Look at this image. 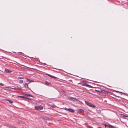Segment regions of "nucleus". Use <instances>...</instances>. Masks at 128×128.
Returning <instances> with one entry per match:
<instances>
[{"label": "nucleus", "instance_id": "f257e3e1", "mask_svg": "<svg viewBox=\"0 0 128 128\" xmlns=\"http://www.w3.org/2000/svg\"><path fill=\"white\" fill-rule=\"evenodd\" d=\"M85 102L86 104V105L90 107L93 108H94L96 107V106L95 105L88 101H85Z\"/></svg>", "mask_w": 128, "mask_h": 128}, {"label": "nucleus", "instance_id": "f03ea898", "mask_svg": "<svg viewBox=\"0 0 128 128\" xmlns=\"http://www.w3.org/2000/svg\"><path fill=\"white\" fill-rule=\"evenodd\" d=\"M64 109L66 110L72 112V113H74V110L73 109L70 108H64Z\"/></svg>", "mask_w": 128, "mask_h": 128}, {"label": "nucleus", "instance_id": "7ed1b4c3", "mask_svg": "<svg viewBox=\"0 0 128 128\" xmlns=\"http://www.w3.org/2000/svg\"><path fill=\"white\" fill-rule=\"evenodd\" d=\"M35 109L36 110H42L43 109V107L40 106H36L35 107Z\"/></svg>", "mask_w": 128, "mask_h": 128}, {"label": "nucleus", "instance_id": "20e7f679", "mask_svg": "<svg viewBox=\"0 0 128 128\" xmlns=\"http://www.w3.org/2000/svg\"><path fill=\"white\" fill-rule=\"evenodd\" d=\"M23 95H24V96H31L33 97V96L30 94H26V93H24L23 94Z\"/></svg>", "mask_w": 128, "mask_h": 128}, {"label": "nucleus", "instance_id": "39448f33", "mask_svg": "<svg viewBox=\"0 0 128 128\" xmlns=\"http://www.w3.org/2000/svg\"><path fill=\"white\" fill-rule=\"evenodd\" d=\"M26 82H28V81L29 82H34V80H31L29 79L26 78Z\"/></svg>", "mask_w": 128, "mask_h": 128}, {"label": "nucleus", "instance_id": "423d86ee", "mask_svg": "<svg viewBox=\"0 0 128 128\" xmlns=\"http://www.w3.org/2000/svg\"><path fill=\"white\" fill-rule=\"evenodd\" d=\"M109 128H114V127L112 126L109 124H108L107 125H106Z\"/></svg>", "mask_w": 128, "mask_h": 128}, {"label": "nucleus", "instance_id": "0eeeda50", "mask_svg": "<svg viewBox=\"0 0 128 128\" xmlns=\"http://www.w3.org/2000/svg\"><path fill=\"white\" fill-rule=\"evenodd\" d=\"M5 72L6 73H9L11 72V71L10 70L7 69L5 70Z\"/></svg>", "mask_w": 128, "mask_h": 128}, {"label": "nucleus", "instance_id": "6e6552de", "mask_svg": "<svg viewBox=\"0 0 128 128\" xmlns=\"http://www.w3.org/2000/svg\"><path fill=\"white\" fill-rule=\"evenodd\" d=\"M123 118H125L127 117H128L127 116H125L124 114H122L120 115Z\"/></svg>", "mask_w": 128, "mask_h": 128}, {"label": "nucleus", "instance_id": "1a4fd4ad", "mask_svg": "<svg viewBox=\"0 0 128 128\" xmlns=\"http://www.w3.org/2000/svg\"><path fill=\"white\" fill-rule=\"evenodd\" d=\"M24 86L25 87L28 88L29 89V88L28 87V84H24Z\"/></svg>", "mask_w": 128, "mask_h": 128}, {"label": "nucleus", "instance_id": "9d476101", "mask_svg": "<svg viewBox=\"0 0 128 128\" xmlns=\"http://www.w3.org/2000/svg\"><path fill=\"white\" fill-rule=\"evenodd\" d=\"M14 89H16V90H22V89L21 88H19V87H16L14 88Z\"/></svg>", "mask_w": 128, "mask_h": 128}, {"label": "nucleus", "instance_id": "9b49d317", "mask_svg": "<svg viewBox=\"0 0 128 128\" xmlns=\"http://www.w3.org/2000/svg\"><path fill=\"white\" fill-rule=\"evenodd\" d=\"M6 100V101H9V102L11 104H12L13 103V102L12 101H10L9 100Z\"/></svg>", "mask_w": 128, "mask_h": 128}, {"label": "nucleus", "instance_id": "f8f14e48", "mask_svg": "<svg viewBox=\"0 0 128 128\" xmlns=\"http://www.w3.org/2000/svg\"><path fill=\"white\" fill-rule=\"evenodd\" d=\"M78 100V99H76L75 98H73V99L72 100V101H75V100Z\"/></svg>", "mask_w": 128, "mask_h": 128}, {"label": "nucleus", "instance_id": "ddd939ff", "mask_svg": "<svg viewBox=\"0 0 128 128\" xmlns=\"http://www.w3.org/2000/svg\"><path fill=\"white\" fill-rule=\"evenodd\" d=\"M73 97H70L69 98V99L72 101V100L73 99Z\"/></svg>", "mask_w": 128, "mask_h": 128}, {"label": "nucleus", "instance_id": "4468645a", "mask_svg": "<svg viewBox=\"0 0 128 128\" xmlns=\"http://www.w3.org/2000/svg\"><path fill=\"white\" fill-rule=\"evenodd\" d=\"M23 80H20L19 81V82L20 83H22L23 82Z\"/></svg>", "mask_w": 128, "mask_h": 128}, {"label": "nucleus", "instance_id": "2eb2a0df", "mask_svg": "<svg viewBox=\"0 0 128 128\" xmlns=\"http://www.w3.org/2000/svg\"><path fill=\"white\" fill-rule=\"evenodd\" d=\"M18 79H22L24 78L22 77L19 76L18 78Z\"/></svg>", "mask_w": 128, "mask_h": 128}, {"label": "nucleus", "instance_id": "dca6fc26", "mask_svg": "<svg viewBox=\"0 0 128 128\" xmlns=\"http://www.w3.org/2000/svg\"><path fill=\"white\" fill-rule=\"evenodd\" d=\"M19 97H20V98H25V97H24V96H19Z\"/></svg>", "mask_w": 128, "mask_h": 128}, {"label": "nucleus", "instance_id": "f3484780", "mask_svg": "<svg viewBox=\"0 0 128 128\" xmlns=\"http://www.w3.org/2000/svg\"><path fill=\"white\" fill-rule=\"evenodd\" d=\"M116 92H118L120 93H122V94H124V93H123V92H119V91H117Z\"/></svg>", "mask_w": 128, "mask_h": 128}, {"label": "nucleus", "instance_id": "a211bd4d", "mask_svg": "<svg viewBox=\"0 0 128 128\" xmlns=\"http://www.w3.org/2000/svg\"><path fill=\"white\" fill-rule=\"evenodd\" d=\"M102 125L105 126V127H106L107 126L106 125H107V124H102Z\"/></svg>", "mask_w": 128, "mask_h": 128}, {"label": "nucleus", "instance_id": "6ab92c4d", "mask_svg": "<svg viewBox=\"0 0 128 128\" xmlns=\"http://www.w3.org/2000/svg\"><path fill=\"white\" fill-rule=\"evenodd\" d=\"M46 84L47 85H48L49 83L47 81H46Z\"/></svg>", "mask_w": 128, "mask_h": 128}, {"label": "nucleus", "instance_id": "aec40b11", "mask_svg": "<svg viewBox=\"0 0 128 128\" xmlns=\"http://www.w3.org/2000/svg\"><path fill=\"white\" fill-rule=\"evenodd\" d=\"M25 98L29 100H31V99L30 98H28L25 97Z\"/></svg>", "mask_w": 128, "mask_h": 128}, {"label": "nucleus", "instance_id": "412c9836", "mask_svg": "<svg viewBox=\"0 0 128 128\" xmlns=\"http://www.w3.org/2000/svg\"><path fill=\"white\" fill-rule=\"evenodd\" d=\"M0 85L2 86H4V84L2 83H0Z\"/></svg>", "mask_w": 128, "mask_h": 128}, {"label": "nucleus", "instance_id": "4be33fe9", "mask_svg": "<svg viewBox=\"0 0 128 128\" xmlns=\"http://www.w3.org/2000/svg\"><path fill=\"white\" fill-rule=\"evenodd\" d=\"M52 78H56H56H57L55 76H52Z\"/></svg>", "mask_w": 128, "mask_h": 128}, {"label": "nucleus", "instance_id": "5701e85b", "mask_svg": "<svg viewBox=\"0 0 128 128\" xmlns=\"http://www.w3.org/2000/svg\"><path fill=\"white\" fill-rule=\"evenodd\" d=\"M52 107L53 108H54V105H52Z\"/></svg>", "mask_w": 128, "mask_h": 128}, {"label": "nucleus", "instance_id": "b1692460", "mask_svg": "<svg viewBox=\"0 0 128 128\" xmlns=\"http://www.w3.org/2000/svg\"><path fill=\"white\" fill-rule=\"evenodd\" d=\"M49 76L52 78V76L51 75H50Z\"/></svg>", "mask_w": 128, "mask_h": 128}, {"label": "nucleus", "instance_id": "393cba45", "mask_svg": "<svg viewBox=\"0 0 128 128\" xmlns=\"http://www.w3.org/2000/svg\"><path fill=\"white\" fill-rule=\"evenodd\" d=\"M47 75L49 76H50V75L49 74H47Z\"/></svg>", "mask_w": 128, "mask_h": 128}, {"label": "nucleus", "instance_id": "a878e982", "mask_svg": "<svg viewBox=\"0 0 128 128\" xmlns=\"http://www.w3.org/2000/svg\"><path fill=\"white\" fill-rule=\"evenodd\" d=\"M86 86H88V87L89 86H90V85H88V84H87V85H86Z\"/></svg>", "mask_w": 128, "mask_h": 128}, {"label": "nucleus", "instance_id": "bb28decb", "mask_svg": "<svg viewBox=\"0 0 128 128\" xmlns=\"http://www.w3.org/2000/svg\"><path fill=\"white\" fill-rule=\"evenodd\" d=\"M98 128H102L101 127H98Z\"/></svg>", "mask_w": 128, "mask_h": 128}, {"label": "nucleus", "instance_id": "cd10ccee", "mask_svg": "<svg viewBox=\"0 0 128 128\" xmlns=\"http://www.w3.org/2000/svg\"><path fill=\"white\" fill-rule=\"evenodd\" d=\"M14 128H15V127H14Z\"/></svg>", "mask_w": 128, "mask_h": 128}]
</instances>
